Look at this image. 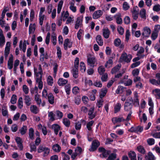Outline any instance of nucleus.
<instances>
[{"mask_svg": "<svg viewBox=\"0 0 160 160\" xmlns=\"http://www.w3.org/2000/svg\"><path fill=\"white\" fill-rule=\"evenodd\" d=\"M133 102L132 98L131 97H128L124 105V110L127 111L131 110L132 107Z\"/></svg>", "mask_w": 160, "mask_h": 160, "instance_id": "obj_1", "label": "nucleus"}, {"mask_svg": "<svg viewBox=\"0 0 160 160\" xmlns=\"http://www.w3.org/2000/svg\"><path fill=\"white\" fill-rule=\"evenodd\" d=\"M37 152L38 153L43 152V156L46 157L50 153V149L48 147L42 145H40L38 148Z\"/></svg>", "mask_w": 160, "mask_h": 160, "instance_id": "obj_2", "label": "nucleus"}, {"mask_svg": "<svg viewBox=\"0 0 160 160\" xmlns=\"http://www.w3.org/2000/svg\"><path fill=\"white\" fill-rule=\"evenodd\" d=\"M132 58V56L131 54L127 55L126 53L123 52L122 54L119 59L121 62L124 61L128 63L131 61Z\"/></svg>", "mask_w": 160, "mask_h": 160, "instance_id": "obj_3", "label": "nucleus"}, {"mask_svg": "<svg viewBox=\"0 0 160 160\" xmlns=\"http://www.w3.org/2000/svg\"><path fill=\"white\" fill-rule=\"evenodd\" d=\"M156 77L157 80L154 78L150 79L149 82L153 85L160 86V73H157L156 74Z\"/></svg>", "mask_w": 160, "mask_h": 160, "instance_id": "obj_4", "label": "nucleus"}, {"mask_svg": "<svg viewBox=\"0 0 160 160\" xmlns=\"http://www.w3.org/2000/svg\"><path fill=\"white\" fill-rule=\"evenodd\" d=\"M143 130V128L140 126L137 127H132L128 131L131 132H135L137 134L141 132Z\"/></svg>", "mask_w": 160, "mask_h": 160, "instance_id": "obj_5", "label": "nucleus"}, {"mask_svg": "<svg viewBox=\"0 0 160 160\" xmlns=\"http://www.w3.org/2000/svg\"><path fill=\"white\" fill-rule=\"evenodd\" d=\"M100 145V143L98 140H93L92 143L91 148L89 149V151L90 152L95 151L97 149Z\"/></svg>", "mask_w": 160, "mask_h": 160, "instance_id": "obj_6", "label": "nucleus"}, {"mask_svg": "<svg viewBox=\"0 0 160 160\" xmlns=\"http://www.w3.org/2000/svg\"><path fill=\"white\" fill-rule=\"evenodd\" d=\"M103 14L101 10L95 11L92 14V18L94 19H97L100 17Z\"/></svg>", "mask_w": 160, "mask_h": 160, "instance_id": "obj_7", "label": "nucleus"}, {"mask_svg": "<svg viewBox=\"0 0 160 160\" xmlns=\"http://www.w3.org/2000/svg\"><path fill=\"white\" fill-rule=\"evenodd\" d=\"M146 160H155L156 158L151 152H149L145 156Z\"/></svg>", "mask_w": 160, "mask_h": 160, "instance_id": "obj_8", "label": "nucleus"}, {"mask_svg": "<svg viewBox=\"0 0 160 160\" xmlns=\"http://www.w3.org/2000/svg\"><path fill=\"white\" fill-rule=\"evenodd\" d=\"M144 32L142 33V35L148 37L151 33L150 29L148 27H146L144 28Z\"/></svg>", "mask_w": 160, "mask_h": 160, "instance_id": "obj_9", "label": "nucleus"}, {"mask_svg": "<svg viewBox=\"0 0 160 160\" xmlns=\"http://www.w3.org/2000/svg\"><path fill=\"white\" fill-rule=\"evenodd\" d=\"M13 56L11 54L8 62V69L11 70L12 69L13 65Z\"/></svg>", "mask_w": 160, "mask_h": 160, "instance_id": "obj_10", "label": "nucleus"}, {"mask_svg": "<svg viewBox=\"0 0 160 160\" xmlns=\"http://www.w3.org/2000/svg\"><path fill=\"white\" fill-rule=\"evenodd\" d=\"M52 128L53 129L55 134L57 135L60 129V127L57 124H54L52 125Z\"/></svg>", "mask_w": 160, "mask_h": 160, "instance_id": "obj_11", "label": "nucleus"}, {"mask_svg": "<svg viewBox=\"0 0 160 160\" xmlns=\"http://www.w3.org/2000/svg\"><path fill=\"white\" fill-rule=\"evenodd\" d=\"M96 39L97 43L100 46L103 45V40L100 35H97Z\"/></svg>", "mask_w": 160, "mask_h": 160, "instance_id": "obj_12", "label": "nucleus"}, {"mask_svg": "<svg viewBox=\"0 0 160 160\" xmlns=\"http://www.w3.org/2000/svg\"><path fill=\"white\" fill-rule=\"evenodd\" d=\"M68 80L63 78H59L58 82V85L59 86H63L68 82Z\"/></svg>", "mask_w": 160, "mask_h": 160, "instance_id": "obj_13", "label": "nucleus"}, {"mask_svg": "<svg viewBox=\"0 0 160 160\" xmlns=\"http://www.w3.org/2000/svg\"><path fill=\"white\" fill-rule=\"evenodd\" d=\"M137 149L141 154L144 155L146 153V150L142 146L139 145L138 146L137 148Z\"/></svg>", "mask_w": 160, "mask_h": 160, "instance_id": "obj_14", "label": "nucleus"}, {"mask_svg": "<svg viewBox=\"0 0 160 160\" xmlns=\"http://www.w3.org/2000/svg\"><path fill=\"white\" fill-rule=\"evenodd\" d=\"M103 31L102 34L104 38H108L110 34V32L108 29H103Z\"/></svg>", "mask_w": 160, "mask_h": 160, "instance_id": "obj_15", "label": "nucleus"}, {"mask_svg": "<svg viewBox=\"0 0 160 160\" xmlns=\"http://www.w3.org/2000/svg\"><path fill=\"white\" fill-rule=\"evenodd\" d=\"M29 138L32 140L34 139V130L32 128H30L28 131Z\"/></svg>", "mask_w": 160, "mask_h": 160, "instance_id": "obj_16", "label": "nucleus"}, {"mask_svg": "<svg viewBox=\"0 0 160 160\" xmlns=\"http://www.w3.org/2000/svg\"><path fill=\"white\" fill-rule=\"evenodd\" d=\"M30 110L32 112L35 114H37L39 111L37 107L34 105L31 106Z\"/></svg>", "mask_w": 160, "mask_h": 160, "instance_id": "obj_17", "label": "nucleus"}, {"mask_svg": "<svg viewBox=\"0 0 160 160\" xmlns=\"http://www.w3.org/2000/svg\"><path fill=\"white\" fill-rule=\"evenodd\" d=\"M121 15L119 14L118 15L115 16V18H116V22L118 24H121L122 23V18H121Z\"/></svg>", "mask_w": 160, "mask_h": 160, "instance_id": "obj_18", "label": "nucleus"}, {"mask_svg": "<svg viewBox=\"0 0 160 160\" xmlns=\"http://www.w3.org/2000/svg\"><path fill=\"white\" fill-rule=\"evenodd\" d=\"M121 108V104L119 103L116 104L114 107V113H116L120 111Z\"/></svg>", "mask_w": 160, "mask_h": 160, "instance_id": "obj_19", "label": "nucleus"}, {"mask_svg": "<svg viewBox=\"0 0 160 160\" xmlns=\"http://www.w3.org/2000/svg\"><path fill=\"white\" fill-rule=\"evenodd\" d=\"M121 67V65L118 64L116 66L114 67L111 70V73L114 74L119 71Z\"/></svg>", "mask_w": 160, "mask_h": 160, "instance_id": "obj_20", "label": "nucleus"}, {"mask_svg": "<svg viewBox=\"0 0 160 160\" xmlns=\"http://www.w3.org/2000/svg\"><path fill=\"white\" fill-rule=\"evenodd\" d=\"M140 16L142 18L146 19V11L145 9L142 8L140 11Z\"/></svg>", "mask_w": 160, "mask_h": 160, "instance_id": "obj_21", "label": "nucleus"}, {"mask_svg": "<svg viewBox=\"0 0 160 160\" xmlns=\"http://www.w3.org/2000/svg\"><path fill=\"white\" fill-rule=\"evenodd\" d=\"M52 148L54 151L57 152H59L61 150V147L58 144L53 145Z\"/></svg>", "mask_w": 160, "mask_h": 160, "instance_id": "obj_22", "label": "nucleus"}, {"mask_svg": "<svg viewBox=\"0 0 160 160\" xmlns=\"http://www.w3.org/2000/svg\"><path fill=\"white\" fill-rule=\"evenodd\" d=\"M62 122L64 125L67 127H69L70 124V120L67 118H63L62 121Z\"/></svg>", "mask_w": 160, "mask_h": 160, "instance_id": "obj_23", "label": "nucleus"}, {"mask_svg": "<svg viewBox=\"0 0 160 160\" xmlns=\"http://www.w3.org/2000/svg\"><path fill=\"white\" fill-rule=\"evenodd\" d=\"M48 99V101L50 104H52L54 103V97L52 93L49 94Z\"/></svg>", "mask_w": 160, "mask_h": 160, "instance_id": "obj_24", "label": "nucleus"}, {"mask_svg": "<svg viewBox=\"0 0 160 160\" xmlns=\"http://www.w3.org/2000/svg\"><path fill=\"white\" fill-rule=\"evenodd\" d=\"M36 25L35 23H33V24L31 23L30 24L29 28V34L32 33L33 30V32H34L35 30Z\"/></svg>", "mask_w": 160, "mask_h": 160, "instance_id": "obj_25", "label": "nucleus"}, {"mask_svg": "<svg viewBox=\"0 0 160 160\" xmlns=\"http://www.w3.org/2000/svg\"><path fill=\"white\" fill-rule=\"evenodd\" d=\"M27 129V126L26 125H23L20 129L19 130V131L22 135H24L26 133Z\"/></svg>", "mask_w": 160, "mask_h": 160, "instance_id": "obj_26", "label": "nucleus"}, {"mask_svg": "<svg viewBox=\"0 0 160 160\" xmlns=\"http://www.w3.org/2000/svg\"><path fill=\"white\" fill-rule=\"evenodd\" d=\"M136 154L134 151H130L128 153L129 157L131 159V158H136Z\"/></svg>", "mask_w": 160, "mask_h": 160, "instance_id": "obj_27", "label": "nucleus"}, {"mask_svg": "<svg viewBox=\"0 0 160 160\" xmlns=\"http://www.w3.org/2000/svg\"><path fill=\"white\" fill-rule=\"evenodd\" d=\"M24 100H25V102L27 106H29L31 104L30 102L31 101V99L29 96H25V98Z\"/></svg>", "mask_w": 160, "mask_h": 160, "instance_id": "obj_28", "label": "nucleus"}, {"mask_svg": "<svg viewBox=\"0 0 160 160\" xmlns=\"http://www.w3.org/2000/svg\"><path fill=\"white\" fill-rule=\"evenodd\" d=\"M81 20V18L79 17H78L77 18V21L75 25V29H78L80 25V22Z\"/></svg>", "mask_w": 160, "mask_h": 160, "instance_id": "obj_29", "label": "nucleus"}, {"mask_svg": "<svg viewBox=\"0 0 160 160\" xmlns=\"http://www.w3.org/2000/svg\"><path fill=\"white\" fill-rule=\"evenodd\" d=\"M63 3V1L62 0L60 1L59 2L57 8V12L58 14L61 11Z\"/></svg>", "mask_w": 160, "mask_h": 160, "instance_id": "obj_30", "label": "nucleus"}, {"mask_svg": "<svg viewBox=\"0 0 160 160\" xmlns=\"http://www.w3.org/2000/svg\"><path fill=\"white\" fill-rule=\"evenodd\" d=\"M64 89L67 94L69 95L70 93L71 86L70 84H68L64 86Z\"/></svg>", "mask_w": 160, "mask_h": 160, "instance_id": "obj_31", "label": "nucleus"}, {"mask_svg": "<svg viewBox=\"0 0 160 160\" xmlns=\"http://www.w3.org/2000/svg\"><path fill=\"white\" fill-rule=\"evenodd\" d=\"M57 54L58 57L59 59H60L62 58V52L59 46L57 47Z\"/></svg>", "mask_w": 160, "mask_h": 160, "instance_id": "obj_32", "label": "nucleus"}, {"mask_svg": "<svg viewBox=\"0 0 160 160\" xmlns=\"http://www.w3.org/2000/svg\"><path fill=\"white\" fill-rule=\"evenodd\" d=\"M88 62L91 64V66H92V65H93L96 62V60L94 58H89L87 60ZM94 65H93V67Z\"/></svg>", "mask_w": 160, "mask_h": 160, "instance_id": "obj_33", "label": "nucleus"}, {"mask_svg": "<svg viewBox=\"0 0 160 160\" xmlns=\"http://www.w3.org/2000/svg\"><path fill=\"white\" fill-rule=\"evenodd\" d=\"M94 122V121L93 120L91 121L88 122L87 124V128L88 130L89 131H90L92 130L91 126L93 124Z\"/></svg>", "mask_w": 160, "mask_h": 160, "instance_id": "obj_34", "label": "nucleus"}, {"mask_svg": "<svg viewBox=\"0 0 160 160\" xmlns=\"http://www.w3.org/2000/svg\"><path fill=\"white\" fill-rule=\"evenodd\" d=\"M105 69L103 66H101L99 67L98 68V71L100 75H102L104 74Z\"/></svg>", "mask_w": 160, "mask_h": 160, "instance_id": "obj_35", "label": "nucleus"}, {"mask_svg": "<svg viewBox=\"0 0 160 160\" xmlns=\"http://www.w3.org/2000/svg\"><path fill=\"white\" fill-rule=\"evenodd\" d=\"M132 15L133 19L135 20H136L138 18V12L136 11L135 10H133L132 11Z\"/></svg>", "mask_w": 160, "mask_h": 160, "instance_id": "obj_36", "label": "nucleus"}, {"mask_svg": "<svg viewBox=\"0 0 160 160\" xmlns=\"http://www.w3.org/2000/svg\"><path fill=\"white\" fill-rule=\"evenodd\" d=\"M9 44H10L9 43ZM10 51V45H9L8 46H6L5 49V58L7 57L9 54Z\"/></svg>", "mask_w": 160, "mask_h": 160, "instance_id": "obj_37", "label": "nucleus"}, {"mask_svg": "<svg viewBox=\"0 0 160 160\" xmlns=\"http://www.w3.org/2000/svg\"><path fill=\"white\" fill-rule=\"evenodd\" d=\"M121 43V40L120 38H117L114 40V44L115 46L118 47L120 45Z\"/></svg>", "mask_w": 160, "mask_h": 160, "instance_id": "obj_38", "label": "nucleus"}, {"mask_svg": "<svg viewBox=\"0 0 160 160\" xmlns=\"http://www.w3.org/2000/svg\"><path fill=\"white\" fill-rule=\"evenodd\" d=\"M18 107L20 109H22L23 107V100L22 97H20L18 100Z\"/></svg>", "mask_w": 160, "mask_h": 160, "instance_id": "obj_39", "label": "nucleus"}, {"mask_svg": "<svg viewBox=\"0 0 160 160\" xmlns=\"http://www.w3.org/2000/svg\"><path fill=\"white\" fill-rule=\"evenodd\" d=\"M17 100V96L15 94H13L11 97L10 102L12 104H15L16 103Z\"/></svg>", "mask_w": 160, "mask_h": 160, "instance_id": "obj_40", "label": "nucleus"}, {"mask_svg": "<svg viewBox=\"0 0 160 160\" xmlns=\"http://www.w3.org/2000/svg\"><path fill=\"white\" fill-rule=\"evenodd\" d=\"M55 115L53 114V112L51 111L48 112V117H50L49 120L51 121H52L55 120L54 118Z\"/></svg>", "mask_w": 160, "mask_h": 160, "instance_id": "obj_41", "label": "nucleus"}, {"mask_svg": "<svg viewBox=\"0 0 160 160\" xmlns=\"http://www.w3.org/2000/svg\"><path fill=\"white\" fill-rule=\"evenodd\" d=\"M116 154L114 153H112L108 156L107 160H115L116 158Z\"/></svg>", "mask_w": 160, "mask_h": 160, "instance_id": "obj_42", "label": "nucleus"}, {"mask_svg": "<svg viewBox=\"0 0 160 160\" xmlns=\"http://www.w3.org/2000/svg\"><path fill=\"white\" fill-rule=\"evenodd\" d=\"M80 67L82 72H85L86 69L85 64L84 62H80Z\"/></svg>", "mask_w": 160, "mask_h": 160, "instance_id": "obj_43", "label": "nucleus"}, {"mask_svg": "<svg viewBox=\"0 0 160 160\" xmlns=\"http://www.w3.org/2000/svg\"><path fill=\"white\" fill-rule=\"evenodd\" d=\"M38 94L36 95L35 97V100L38 105H40L42 102L41 100L39 99Z\"/></svg>", "mask_w": 160, "mask_h": 160, "instance_id": "obj_44", "label": "nucleus"}, {"mask_svg": "<svg viewBox=\"0 0 160 160\" xmlns=\"http://www.w3.org/2000/svg\"><path fill=\"white\" fill-rule=\"evenodd\" d=\"M47 82L48 84L50 86H52L53 83V79L51 76H49L48 77Z\"/></svg>", "mask_w": 160, "mask_h": 160, "instance_id": "obj_45", "label": "nucleus"}, {"mask_svg": "<svg viewBox=\"0 0 160 160\" xmlns=\"http://www.w3.org/2000/svg\"><path fill=\"white\" fill-rule=\"evenodd\" d=\"M74 67L76 69H78L79 64V58L77 57L74 60Z\"/></svg>", "mask_w": 160, "mask_h": 160, "instance_id": "obj_46", "label": "nucleus"}, {"mask_svg": "<svg viewBox=\"0 0 160 160\" xmlns=\"http://www.w3.org/2000/svg\"><path fill=\"white\" fill-rule=\"evenodd\" d=\"M158 33L153 31L151 35V37L152 40H155L157 38L158 35Z\"/></svg>", "mask_w": 160, "mask_h": 160, "instance_id": "obj_47", "label": "nucleus"}, {"mask_svg": "<svg viewBox=\"0 0 160 160\" xmlns=\"http://www.w3.org/2000/svg\"><path fill=\"white\" fill-rule=\"evenodd\" d=\"M147 142L149 145H152L155 143V140L153 138H149L147 139Z\"/></svg>", "mask_w": 160, "mask_h": 160, "instance_id": "obj_48", "label": "nucleus"}, {"mask_svg": "<svg viewBox=\"0 0 160 160\" xmlns=\"http://www.w3.org/2000/svg\"><path fill=\"white\" fill-rule=\"evenodd\" d=\"M139 72V70L138 68H135L132 71V74L133 76H138Z\"/></svg>", "mask_w": 160, "mask_h": 160, "instance_id": "obj_49", "label": "nucleus"}, {"mask_svg": "<svg viewBox=\"0 0 160 160\" xmlns=\"http://www.w3.org/2000/svg\"><path fill=\"white\" fill-rule=\"evenodd\" d=\"M81 127V124L80 122L78 121L75 123V128L77 130H79Z\"/></svg>", "mask_w": 160, "mask_h": 160, "instance_id": "obj_50", "label": "nucleus"}, {"mask_svg": "<svg viewBox=\"0 0 160 160\" xmlns=\"http://www.w3.org/2000/svg\"><path fill=\"white\" fill-rule=\"evenodd\" d=\"M84 31L81 29H80L78 31L77 33V37L79 40L81 39L82 33Z\"/></svg>", "mask_w": 160, "mask_h": 160, "instance_id": "obj_51", "label": "nucleus"}, {"mask_svg": "<svg viewBox=\"0 0 160 160\" xmlns=\"http://www.w3.org/2000/svg\"><path fill=\"white\" fill-rule=\"evenodd\" d=\"M130 36V34L129 30H127L126 31L125 34V40L127 42H128L129 39V37Z\"/></svg>", "mask_w": 160, "mask_h": 160, "instance_id": "obj_52", "label": "nucleus"}, {"mask_svg": "<svg viewBox=\"0 0 160 160\" xmlns=\"http://www.w3.org/2000/svg\"><path fill=\"white\" fill-rule=\"evenodd\" d=\"M34 17V11L33 9L31 10L30 13V20L31 21H32Z\"/></svg>", "mask_w": 160, "mask_h": 160, "instance_id": "obj_53", "label": "nucleus"}, {"mask_svg": "<svg viewBox=\"0 0 160 160\" xmlns=\"http://www.w3.org/2000/svg\"><path fill=\"white\" fill-rule=\"evenodd\" d=\"M22 89L23 92L26 94L28 93L29 89L27 86L26 85H24L22 86Z\"/></svg>", "mask_w": 160, "mask_h": 160, "instance_id": "obj_54", "label": "nucleus"}, {"mask_svg": "<svg viewBox=\"0 0 160 160\" xmlns=\"http://www.w3.org/2000/svg\"><path fill=\"white\" fill-rule=\"evenodd\" d=\"M108 78V74L107 73H105L104 74H102L101 78V79L102 82H106Z\"/></svg>", "mask_w": 160, "mask_h": 160, "instance_id": "obj_55", "label": "nucleus"}, {"mask_svg": "<svg viewBox=\"0 0 160 160\" xmlns=\"http://www.w3.org/2000/svg\"><path fill=\"white\" fill-rule=\"evenodd\" d=\"M153 10L157 12H158L160 10V5L157 4L154 5L153 8Z\"/></svg>", "mask_w": 160, "mask_h": 160, "instance_id": "obj_56", "label": "nucleus"}, {"mask_svg": "<svg viewBox=\"0 0 160 160\" xmlns=\"http://www.w3.org/2000/svg\"><path fill=\"white\" fill-rule=\"evenodd\" d=\"M4 108L6 109L5 110L3 108L2 109V114L3 116L5 117L8 115V111L6 107L4 106Z\"/></svg>", "mask_w": 160, "mask_h": 160, "instance_id": "obj_57", "label": "nucleus"}, {"mask_svg": "<svg viewBox=\"0 0 160 160\" xmlns=\"http://www.w3.org/2000/svg\"><path fill=\"white\" fill-rule=\"evenodd\" d=\"M124 22L126 24H129L130 22V19L129 17L126 16L124 19Z\"/></svg>", "mask_w": 160, "mask_h": 160, "instance_id": "obj_58", "label": "nucleus"}, {"mask_svg": "<svg viewBox=\"0 0 160 160\" xmlns=\"http://www.w3.org/2000/svg\"><path fill=\"white\" fill-rule=\"evenodd\" d=\"M93 85L96 87L98 88H101L102 86V84L101 82L99 81L98 82L96 81L93 83Z\"/></svg>", "mask_w": 160, "mask_h": 160, "instance_id": "obj_59", "label": "nucleus"}, {"mask_svg": "<svg viewBox=\"0 0 160 160\" xmlns=\"http://www.w3.org/2000/svg\"><path fill=\"white\" fill-rule=\"evenodd\" d=\"M129 8V6L127 2H124L123 4V8L124 10H128Z\"/></svg>", "mask_w": 160, "mask_h": 160, "instance_id": "obj_60", "label": "nucleus"}, {"mask_svg": "<svg viewBox=\"0 0 160 160\" xmlns=\"http://www.w3.org/2000/svg\"><path fill=\"white\" fill-rule=\"evenodd\" d=\"M140 61H138L136 62L132 63L131 66V68H134L136 67L139 65L140 64Z\"/></svg>", "mask_w": 160, "mask_h": 160, "instance_id": "obj_61", "label": "nucleus"}, {"mask_svg": "<svg viewBox=\"0 0 160 160\" xmlns=\"http://www.w3.org/2000/svg\"><path fill=\"white\" fill-rule=\"evenodd\" d=\"M118 31L120 35H122L124 32V29L122 27L120 26L118 28Z\"/></svg>", "mask_w": 160, "mask_h": 160, "instance_id": "obj_62", "label": "nucleus"}, {"mask_svg": "<svg viewBox=\"0 0 160 160\" xmlns=\"http://www.w3.org/2000/svg\"><path fill=\"white\" fill-rule=\"evenodd\" d=\"M79 90V88L77 86H75L72 89V92L74 94L76 95L78 93Z\"/></svg>", "mask_w": 160, "mask_h": 160, "instance_id": "obj_63", "label": "nucleus"}, {"mask_svg": "<svg viewBox=\"0 0 160 160\" xmlns=\"http://www.w3.org/2000/svg\"><path fill=\"white\" fill-rule=\"evenodd\" d=\"M62 154L63 156H64L63 158V160H69L70 159V158L69 156L66 154L65 152H62Z\"/></svg>", "mask_w": 160, "mask_h": 160, "instance_id": "obj_64", "label": "nucleus"}]
</instances>
